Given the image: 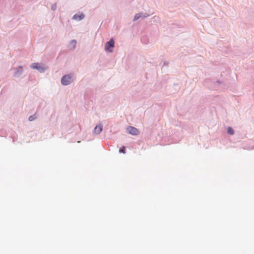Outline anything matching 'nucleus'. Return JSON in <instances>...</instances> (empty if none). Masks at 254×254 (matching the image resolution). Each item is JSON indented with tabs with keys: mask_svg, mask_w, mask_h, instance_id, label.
Returning <instances> with one entry per match:
<instances>
[{
	"mask_svg": "<svg viewBox=\"0 0 254 254\" xmlns=\"http://www.w3.org/2000/svg\"><path fill=\"white\" fill-rule=\"evenodd\" d=\"M73 76L72 73L64 75L61 78V83L64 86L70 84L73 81Z\"/></svg>",
	"mask_w": 254,
	"mask_h": 254,
	"instance_id": "nucleus-1",
	"label": "nucleus"
},
{
	"mask_svg": "<svg viewBox=\"0 0 254 254\" xmlns=\"http://www.w3.org/2000/svg\"><path fill=\"white\" fill-rule=\"evenodd\" d=\"M115 46V42L113 38H111L109 41L105 44V49L109 52H112L113 50L110 49Z\"/></svg>",
	"mask_w": 254,
	"mask_h": 254,
	"instance_id": "nucleus-2",
	"label": "nucleus"
},
{
	"mask_svg": "<svg viewBox=\"0 0 254 254\" xmlns=\"http://www.w3.org/2000/svg\"><path fill=\"white\" fill-rule=\"evenodd\" d=\"M30 67L33 69H36L38 70L41 73L45 72L46 69L44 67L40 65L38 63H32L30 65Z\"/></svg>",
	"mask_w": 254,
	"mask_h": 254,
	"instance_id": "nucleus-3",
	"label": "nucleus"
},
{
	"mask_svg": "<svg viewBox=\"0 0 254 254\" xmlns=\"http://www.w3.org/2000/svg\"><path fill=\"white\" fill-rule=\"evenodd\" d=\"M127 131L131 135H137L139 133L138 130L136 127L132 126H128L127 128Z\"/></svg>",
	"mask_w": 254,
	"mask_h": 254,
	"instance_id": "nucleus-4",
	"label": "nucleus"
},
{
	"mask_svg": "<svg viewBox=\"0 0 254 254\" xmlns=\"http://www.w3.org/2000/svg\"><path fill=\"white\" fill-rule=\"evenodd\" d=\"M14 70L13 76L15 77H19L22 75L23 71V67L21 65L18 66L16 68H14Z\"/></svg>",
	"mask_w": 254,
	"mask_h": 254,
	"instance_id": "nucleus-5",
	"label": "nucleus"
},
{
	"mask_svg": "<svg viewBox=\"0 0 254 254\" xmlns=\"http://www.w3.org/2000/svg\"><path fill=\"white\" fill-rule=\"evenodd\" d=\"M85 15L83 13H76L73 16L72 19L76 21H80L84 19Z\"/></svg>",
	"mask_w": 254,
	"mask_h": 254,
	"instance_id": "nucleus-6",
	"label": "nucleus"
},
{
	"mask_svg": "<svg viewBox=\"0 0 254 254\" xmlns=\"http://www.w3.org/2000/svg\"><path fill=\"white\" fill-rule=\"evenodd\" d=\"M148 16L146 13H143L142 12H140L134 15V18L133 19V21H136L139 19L140 18H146Z\"/></svg>",
	"mask_w": 254,
	"mask_h": 254,
	"instance_id": "nucleus-7",
	"label": "nucleus"
},
{
	"mask_svg": "<svg viewBox=\"0 0 254 254\" xmlns=\"http://www.w3.org/2000/svg\"><path fill=\"white\" fill-rule=\"evenodd\" d=\"M103 130V127L101 125H99L96 126L94 128V132L96 134H100Z\"/></svg>",
	"mask_w": 254,
	"mask_h": 254,
	"instance_id": "nucleus-8",
	"label": "nucleus"
},
{
	"mask_svg": "<svg viewBox=\"0 0 254 254\" xmlns=\"http://www.w3.org/2000/svg\"><path fill=\"white\" fill-rule=\"evenodd\" d=\"M76 41L75 40H72L70 41L69 47L70 50H73L75 48Z\"/></svg>",
	"mask_w": 254,
	"mask_h": 254,
	"instance_id": "nucleus-9",
	"label": "nucleus"
},
{
	"mask_svg": "<svg viewBox=\"0 0 254 254\" xmlns=\"http://www.w3.org/2000/svg\"><path fill=\"white\" fill-rule=\"evenodd\" d=\"M227 132L230 135H233L235 133L234 130L231 127H229L227 129Z\"/></svg>",
	"mask_w": 254,
	"mask_h": 254,
	"instance_id": "nucleus-10",
	"label": "nucleus"
},
{
	"mask_svg": "<svg viewBox=\"0 0 254 254\" xmlns=\"http://www.w3.org/2000/svg\"><path fill=\"white\" fill-rule=\"evenodd\" d=\"M141 41L143 44H147L148 42L147 37L146 36H143L141 38Z\"/></svg>",
	"mask_w": 254,
	"mask_h": 254,
	"instance_id": "nucleus-11",
	"label": "nucleus"
},
{
	"mask_svg": "<svg viewBox=\"0 0 254 254\" xmlns=\"http://www.w3.org/2000/svg\"><path fill=\"white\" fill-rule=\"evenodd\" d=\"M119 152L120 153H125V147L123 146L122 147H121L119 149Z\"/></svg>",
	"mask_w": 254,
	"mask_h": 254,
	"instance_id": "nucleus-12",
	"label": "nucleus"
},
{
	"mask_svg": "<svg viewBox=\"0 0 254 254\" xmlns=\"http://www.w3.org/2000/svg\"><path fill=\"white\" fill-rule=\"evenodd\" d=\"M35 118H36L35 115H32L29 117L28 120L29 121H32L34 120Z\"/></svg>",
	"mask_w": 254,
	"mask_h": 254,
	"instance_id": "nucleus-13",
	"label": "nucleus"
},
{
	"mask_svg": "<svg viewBox=\"0 0 254 254\" xmlns=\"http://www.w3.org/2000/svg\"><path fill=\"white\" fill-rule=\"evenodd\" d=\"M57 8V5L56 3L53 4L51 6V9L53 11H55Z\"/></svg>",
	"mask_w": 254,
	"mask_h": 254,
	"instance_id": "nucleus-14",
	"label": "nucleus"
},
{
	"mask_svg": "<svg viewBox=\"0 0 254 254\" xmlns=\"http://www.w3.org/2000/svg\"><path fill=\"white\" fill-rule=\"evenodd\" d=\"M217 83L219 84V83H220V82L219 81H217Z\"/></svg>",
	"mask_w": 254,
	"mask_h": 254,
	"instance_id": "nucleus-15",
	"label": "nucleus"
}]
</instances>
